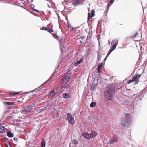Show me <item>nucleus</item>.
<instances>
[{
  "label": "nucleus",
  "mask_w": 147,
  "mask_h": 147,
  "mask_svg": "<svg viewBox=\"0 0 147 147\" xmlns=\"http://www.w3.org/2000/svg\"><path fill=\"white\" fill-rule=\"evenodd\" d=\"M115 88L111 85H109L105 89L104 95L108 99L114 98L115 95Z\"/></svg>",
  "instance_id": "obj_1"
},
{
  "label": "nucleus",
  "mask_w": 147,
  "mask_h": 147,
  "mask_svg": "<svg viewBox=\"0 0 147 147\" xmlns=\"http://www.w3.org/2000/svg\"><path fill=\"white\" fill-rule=\"evenodd\" d=\"M131 115L129 113L126 114L125 118L122 120L121 125L125 127H127L129 125V121L131 120Z\"/></svg>",
  "instance_id": "obj_2"
},
{
  "label": "nucleus",
  "mask_w": 147,
  "mask_h": 147,
  "mask_svg": "<svg viewBox=\"0 0 147 147\" xmlns=\"http://www.w3.org/2000/svg\"><path fill=\"white\" fill-rule=\"evenodd\" d=\"M71 74L70 71H67L63 76V78L62 84H66L68 80L69 79Z\"/></svg>",
  "instance_id": "obj_3"
},
{
  "label": "nucleus",
  "mask_w": 147,
  "mask_h": 147,
  "mask_svg": "<svg viewBox=\"0 0 147 147\" xmlns=\"http://www.w3.org/2000/svg\"><path fill=\"white\" fill-rule=\"evenodd\" d=\"M67 120L69 122V123L73 125L74 124V118L72 117L71 113H69L67 115Z\"/></svg>",
  "instance_id": "obj_4"
},
{
  "label": "nucleus",
  "mask_w": 147,
  "mask_h": 147,
  "mask_svg": "<svg viewBox=\"0 0 147 147\" xmlns=\"http://www.w3.org/2000/svg\"><path fill=\"white\" fill-rule=\"evenodd\" d=\"M141 75V74H136L135 75H134L133 77L132 78V79L131 80H129L128 81V83L129 84L133 82L134 81H138V79L140 77Z\"/></svg>",
  "instance_id": "obj_5"
},
{
  "label": "nucleus",
  "mask_w": 147,
  "mask_h": 147,
  "mask_svg": "<svg viewBox=\"0 0 147 147\" xmlns=\"http://www.w3.org/2000/svg\"><path fill=\"white\" fill-rule=\"evenodd\" d=\"M83 0H72L71 3L72 5L76 6L78 5H81L83 4Z\"/></svg>",
  "instance_id": "obj_6"
},
{
  "label": "nucleus",
  "mask_w": 147,
  "mask_h": 147,
  "mask_svg": "<svg viewBox=\"0 0 147 147\" xmlns=\"http://www.w3.org/2000/svg\"><path fill=\"white\" fill-rule=\"evenodd\" d=\"M118 44V41L116 39H115L113 40L112 41L111 45L110 46V48L113 49V50H115L116 47Z\"/></svg>",
  "instance_id": "obj_7"
},
{
  "label": "nucleus",
  "mask_w": 147,
  "mask_h": 147,
  "mask_svg": "<svg viewBox=\"0 0 147 147\" xmlns=\"http://www.w3.org/2000/svg\"><path fill=\"white\" fill-rule=\"evenodd\" d=\"M33 111V108L31 106H27L23 108V111L26 113L31 112Z\"/></svg>",
  "instance_id": "obj_8"
},
{
  "label": "nucleus",
  "mask_w": 147,
  "mask_h": 147,
  "mask_svg": "<svg viewBox=\"0 0 147 147\" xmlns=\"http://www.w3.org/2000/svg\"><path fill=\"white\" fill-rule=\"evenodd\" d=\"M118 137L116 135L114 136L112 139H110L109 141L107 142V144H108L110 143L113 144L114 142H116L118 141Z\"/></svg>",
  "instance_id": "obj_9"
},
{
  "label": "nucleus",
  "mask_w": 147,
  "mask_h": 147,
  "mask_svg": "<svg viewBox=\"0 0 147 147\" xmlns=\"http://www.w3.org/2000/svg\"><path fill=\"white\" fill-rule=\"evenodd\" d=\"M57 93L56 92H55V91L53 90L51 91L48 94V96L49 98H51L53 96L55 95Z\"/></svg>",
  "instance_id": "obj_10"
},
{
  "label": "nucleus",
  "mask_w": 147,
  "mask_h": 147,
  "mask_svg": "<svg viewBox=\"0 0 147 147\" xmlns=\"http://www.w3.org/2000/svg\"><path fill=\"white\" fill-rule=\"evenodd\" d=\"M71 97V95L70 93H64L63 94V97L65 99L70 98Z\"/></svg>",
  "instance_id": "obj_11"
},
{
  "label": "nucleus",
  "mask_w": 147,
  "mask_h": 147,
  "mask_svg": "<svg viewBox=\"0 0 147 147\" xmlns=\"http://www.w3.org/2000/svg\"><path fill=\"white\" fill-rule=\"evenodd\" d=\"M73 86L71 85H69L68 86H66L64 87L66 90L68 91H71L73 89Z\"/></svg>",
  "instance_id": "obj_12"
},
{
  "label": "nucleus",
  "mask_w": 147,
  "mask_h": 147,
  "mask_svg": "<svg viewBox=\"0 0 147 147\" xmlns=\"http://www.w3.org/2000/svg\"><path fill=\"white\" fill-rule=\"evenodd\" d=\"M83 136L87 139H89L91 138L89 134L86 132H84L83 134Z\"/></svg>",
  "instance_id": "obj_13"
},
{
  "label": "nucleus",
  "mask_w": 147,
  "mask_h": 147,
  "mask_svg": "<svg viewBox=\"0 0 147 147\" xmlns=\"http://www.w3.org/2000/svg\"><path fill=\"white\" fill-rule=\"evenodd\" d=\"M91 138H93L97 135V133L94 131H92L89 134Z\"/></svg>",
  "instance_id": "obj_14"
},
{
  "label": "nucleus",
  "mask_w": 147,
  "mask_h": 147,
  "mask_svg": "<svg viewBox=\"0 0 147 147\" xmlns=\"http://www.w3.org/2000/svg\"><path fill=\"white\" fill-rule=\"evenodd\" d=\"M134 97H135L137 99H138L139 100H141V96H142V94H137L134 95Z\"/></svg>",
  "instance_id": "obj_15"
},
{
  "label": "nucleus",
  "mask_w": 147,
  "mask_h": 147,
  "mask_svg": "<svg viewBox=\"0 0 147 147\" xmlns=\"http://www.w3.org/2000/svg\"><path fill=\"white\" fill-rule=\"evenodd\" d=\"M3 103L9 105H15V103L13 102L4 101Z\"/></svg>",
  "instance_id": "obj_16"
},
{
  "label": "nucleus",
  "mask_w": 147,
  "mask_h": 147,
  "mask_svg": "<svg viewBox=\"0 0 147 147\" xmlns=\"http://www.w3.org/2000/svg\"><path fill=\"white\" fill-rule=\"evenodd\" d=\"M53 79L52 77H51L47 81H45L42 85H43L46 84H49L51 82V81Z\"/></svg>",
  "instance_id": "obj_17"
},
{
  "label": "nucleus",
  "mask_w": 147,
  "mask_h": 147,
  "mask_svg": "<svg viewBox=\"0 0 147 147\" xmlns=\"http://www.w3.org/2000/svg\"><path fill=\"white\" fill-rule=\"evenodd\" d=\"M83 60L82 58H81L78 61H77L75 63H74V65L76 66H77L78 65L80 64L83 61Z\"/></svg>",
  "instance_id": "obj_18"
},
{
  "label": "nucleus",
  "mask_w": 147,
  "mask_h": 147,
  "mask_svg": "<svg viewBox=\"0 0 147 147\" xmlns=\"http://www.w3.org/2000/svg\"><path fill=\"white\" fill-rule=\"evenodd\" d=\"M43 86L42 85H41L40 86H39L37 88L35 89L34 90L32 91L31 92H38L40 90V88L41 87V86Z\"/></svg>",
  "instance_id": "obj_19"
},
{
  "label": "nucleus",
  "mask_w": 147,
  "mask_h": 147,
  "mask_svg": "<svg viewBox=\"0 0 147 147\" xmlns=\"http://www.w3.org/2000/svg\"><path fill=\"white\" fill-rule=\"evenodd\" d=\"M20 92H16L14 91L10 92H9V94L13 96L16 95L20 93Z\"/></svg>",
  "instance_id": "obj_20"
},
{
  "label": "nucleus",
  "mask_w": 147,
  "mask_h": 147,
  "mask_svg": "<svg viewBox=\"0 0 147 147\" xmlns=\"http://www.w3.org/2000/svg\"><path fill=\"white\" fill-rule=\"evenodd\" d=\"M7 134L8 136L9 137H12L14 136L13 134L10 131H7Z\"/></svg>",
  "instance_id": "obj_21"
},
{
  "label": "nucleus",
  "mask_w": 147,
  "mask_h": 147,
  "mask_svg": "<svg viewBox=\"0 0 147 147\" xmlns=\"http://www.w3.org/2000/svg\"><path fill=\"white\" fill-rule=\"evenodd\" d=\"M45 146H46V142L44 141V139H43L41 141V147H45Z\"/></svg>",
  "instance_id": "obj_22"
},
{
  "label": "nucleus",
  "mask_w": 147,
  "mask_h": 147,
  "mask_svg": "<svg viewBox=\"0 0 147 147\" xmlns=\"http://www.w3.org/2000/svg\"><path fill=\"white\" fill-rule=\"evenodd\" d=\"M96 103L95 102H92L90 104V106L91 107H94L96 105Z\"/></svg>",
  "instance_id": "obj_23"
},
{
  "label": "nucleus",
  "mask_w": 147,
  "mask_h": 147,
  "mask_svg": "<svg viewBox=\"0 0 147 147\" xmlns=\"http://www.w3.org/2000/svg\"><path fill=\"white\" fill-rule=\"evenodd\" d=\"M138 35V33L137 32H136L134 33V34L131 36L130 38L131 39L133 38H134L137 35Z\"/></svg>",
  "instance_id": "obj_24"
},
{
  "label": "nucleus",
  "mask_w": 147,
  "mask_h": 147,
  "mask_svg": "<svg viewBox=\"0 0 147 147\" xmlns=\"http://www.w3.org/2000/svg\"><path fill=\"white\" fill-rule=\"evenodd\" d=\"M15 123L17 124H20V121L18 119H13V121Z\"/></svg>",
  "instance_id": "obj_25"
},
{
  "label": "nucleus",
  "mask_w": 147,
  "mask_h": 147,
  "mask_svg": "<svg viewBox=\"0 0 147 147\" xmlns=\"http://www.w3.org/2000/svg\"><path fill=\"white\" fill-rule=\"evenodd\" d=\"M53 36L54 38L56 39H57L59 38V36L58 35H57L55 34H51Z\"/></svg>",
  "instance_id": "obj_26"
},
{
  "label": "nucleus",
  "mask_w": 147,
  "mask_h": 147,
  "mask_svg": "<svg viewBox=\"0 0 147 147\" xmlns=\"http://www.w3.org/2000/svg\"><path fill=\"white\" fill-rule=\"evenodd\" d=\"M95 11L93 10H92L91 13V16L90 17H93L94 16Z\"/></svg>",
  "instance_id": "obj_27"
},
{
  "label": "nucleus",
  "mask_w": 147,
  "mask_h": 147,
  "mask_svg": "<svg viewBox=\"0 0 147 147\" xmlns=\"http://www.w3.org/2000/svg\"><path fill=\"white\" fill-rule=\"evenodd\" d=\"M72 142L73 144L75 145H77L78 144L77 141L76 139H73L72 141Z\"/></svg>",
  "instance_id": "obj_28"
},
{
  "label": "nucleus",
  "mask_w": 147,
  "mask_h": 147,
  "mask_svg": "<svg viewBox=\"0 0 147 147\" xmlns=\"http://www.w3.org/2000/svg\"><path fill=\"white\" fill-rule=\"evenodd\" d=\"M49 29L48 28L46 27L43 26L42 28H40L41 30L47 31Z\"/></svg>",
  "instance_id": "obj_29"
},
{
  "label": "nucleus",
  "mask_w": 147,
  "mask_h": 147,
  "mask_svg": "<svg viewBox=\"0 0 147 147\" xmlns=\"http://www.w3.org/2000/svg\"><path fill=\"white\" fill-rule=\"evenodd\" d=\"M114 50H113V49L112 48H110V49H109V51H108L107 55H109L110 54V53L112 52Z\"/></svg>",
  "instance_id": "obj_30"
},
{
  "label": "nucleus",
  "mask_w": 147,
  "mask_h": 147,
  "mask_svg": "<svg viewBox=\"0 0 147 147\" xmlns=\"http://www.w3.org/2000/svg\"><path fill=\"white\" fill-rule=\"evenodd\" d=\"M102 65L103 63H99L97 68L101 69L102 68Z\"/></svg>",
  "instance_id": "obj_31"
},
{
  "label": "nucleus",
  "mask_w": 147,
  "mask_h": 147,
  "mask_svg": "<svg viewBox=\"0 0 147 147\" xmlns=\"http://www.w3.org/2000/svg\"><path fill=\"white\" fill-rule=\"evenodd\" d=\"M91 13H88V20H89L90 18L91 17H90V16H91Z\"/></svg>",
  "instance_id": "obj_32"
},
{
  "label": "nucleus",
  "mask_w": 147,
  "mask_h": 147,
  "mask_svg": "<svg viewBox=\"0 0 147 147\" xmlns=\"http://www.w3.org/2000/svg\"><path fill=\"white\" fill-rule=\"evenodd\" d=\"M112 5V4L109 3L107 5V9H109V7L110 6Z\"/></svg>",
  "instance_id": "obj_33"
},
{
  "label": "nucleus",
  "mask_w": 147,
  "mask_h": 147,
  "mask_svg": "<svg viewBox=\"0 0 147 147\" xmlns=\"http://www.w3.org/2000/svg\"><path fill=\"white\" fill-rule=\"evenodd\" d=\"M18 138H14L13 140L15 141V143H17V142L18 141Z\"/></svg>",
  "instance_id": "obj_34"
},
{
  "label": "nucleus",
  "mask_w": 147,
  "mask_h": 147,
  "mask_svg": "<svg viewBox=\"0 0 147 147\" xmlns=\"http://www.w3.org/2000/svg\"><path fill=\"white\" fill-rule=\"evenodd\" d=\"M9 144L10 145V147H11V146L10 145V143L9 142V141H7V143L6 144V145L7 146V147H9L8 146V144Z\"/></svg>",
  "instance_id": "obj_35"
},
{
  "label": "nucleus",
  "mask_w": 147,
  "mask_h": 147,
  "mask_svg": "<svg viewBox=\"0 0 147 147\" xmlns=\"http://www.w3.org/2000/svg\"><path fill=\"white\" fill-rule=\"evenodd\" d=\"M4 131V130L2 128L0 127V133H3Z\"/></svg>",
  "instance_id": "obj_36"
},
{
  "label": "nucleus",
  "mask_w": 147,
  "mask_h": 147,
  "mask_svg": "<svg viewBox=\"0 0 147 147\" xmlns=\"http://www.w3.org/2000/svg\"><path fill=\"white\" fill-rule=\"evenodd\" d=\"M97 72L99 74H100L101 72V69L97 68Z\"/></svg>",
  "instance_id": "obj_37"
},
{
  "label": "nucleus",
  "mask_w": 147,
  "mask_h": 147,
  "mask_svg": "<svg viewBox=\"0 0 147 147\" xmlns=\"http://www.w3.org/2000/svg\"><path fill=\"white\" fill-rule=\"evenodd\" d=\"M85 37L84 36H80V38H79V39H80V38L81 40H83V39L85 38Z\"/></svg>",
  "instance_id": "obj_38"
},
{
  "label": "nucleus",
  "mask_w": 147,
  "mask_h": 147,
  "mask_svg": "<svg viewBox=\"0 0 147 147\" xmlns=\"http://www.w3.org/2000/svg\"><path fill=\"white\" fill-rule=\"evenodd\" d=\"M33 10H34V11H35L36 12H39V11H38V10L36 9H35L34 8L33 9Z\"/></svg>",
  "instance_id": "obj_39"
},
{
  "label": "nucleus",
  "mask_w": 147,
  "mask_h": 147,
  "mask_svg": "<svg viewBox=\"0 0 147 147\" xmlns=\"http://www.w3.org/2000/svg\"><path fill=\"white\" fill-rule=\"evenodd\" d=\"M109 56V55H107L106 56V57H105V58L104 59V60L105 61L106 60V59H107V57H108Z\"/></svg>",
  "instance_id": "obj_40"
},
{
  "label": "nucleus",
  "mask_w": 147,
  "mask_h": 147,
  "mask_svg": "<svg viewBox=\"0 0 147 147\" xmlns=\"http://www.w3.org/2000/svg\"><path fill=\"white\" fill-rule=\"evenodd\" d=\"M114 1V0H110L109 3L112 4V3Z\"/></svg>",
  "instance_id": "obj_41"
},
{
  "label": "nucleus",
  "mask_w": 147,
  "mask_h": 147,
  "mask_svg": "<svg viewBox=\"0 0 147 147\" xmlns=\"http://www.w3.org/2000/svg\"><path fill=\"white\" fill-rule=\"evenodd\" d=\"M50 105H51L50 103H48L46 105L47 106H46V107L47 108V107L49 106Z\"/></svg>",
  "instance_id": "obj_42"
},
{
  "label": "nucleus",
  "mask_w": 147,
  "mask_h": 147,
  "mask_svg": "<svg viewBox=\"0 0 147 147\" xmlns=\"http://www.w3.org/2000/svg\"><path fill=\"white\" fill-rule=\"evenodd\" d=\"M100 55L99 54V53H98V56H97V59H100Z\"/></svg>",
  "instance_id": "obj_43"
},
{
  "label": "nucleus",
  "mask_w": 147,
  "mask_h": 147,
  "mask_svg": "<svg viewBox=\"0 0 147 147\" xmlns=\"http://www.w3.org/2000/svg\"><path fill=\"white\" fill-rule=\"evenodd\" d=\"M51 28H49V29H48V30L47 31L49 32H50L51 31Z\"/></svg>",
  "instance_id": "obj_44"
},
{
  "label": "nucleus",
  "mask_w": 147,
  "mask_h": 147,
  "mask_svg": "<svg viewBox=\"0 0 147 147\" xmlns=\"http://www.w3.org/2000/svg\"><path fill=\"white\" fill-rule=\"evenodd\" d=\"M108 10L109 9H107H107H106V11H105V13H107L108 11Z\"/></svg>",
  "instance_id": "obj_45"
},
{
  "label": "nucleus",
  "mask_w": 147,
  "mask_h": 147,
  "mask_svg": "<svg viewBox=\"0 0 147 147\" xmlns=\"http://www.w3.org/2000/svg\"><path fill=\"white\" fill-rule=\"evenodd\" d=\"M54 30L52 29V28H51V31L50 32H54Z\"/></svg>",
  "instance_id": "obj_46"
},
{
  "label": "nucleus",
  "mask_w": 147,
  "mask_h": 147,
  "mask_svg": "<svg viewBox=\"0 0 147 147\" xmlns=\"http://www.w3.org/2000/svg\"><path fill=\"white\" fill-rule=\"evenodd\" d=\"M58 19L59 20L60 18V16H59L58 15Z\"/></svg>",
  "instance_id": "obj_47"
},
{
  "label": "nucleus",
  "mask_w": 147,
  "mask_h": 147,
  "mask_svg": "<svg viewBox=\"0 0 147 147\" xmlns=\"http://www.w3.org/2000/svg\"><path fill=\"white\" fill-rule=\"evenodd\" d=\"M48 1H49V2H52V0H47Z\"/></svg>",
  "instance_id": "obj_48"
},
{
  "label": "nucleus",
  "mask_w": 147,
  "mask_h": 147,
  "mask_svg": "<svg viewBox=\"0 0 147 147\" xmlns=\"http://www.w3.org/2000/svg\"><path fill=\"white\" fill-rule=\"evenodd\" d=\"M72 28V29H73V30H74V29H76V28Z\"/></svg>",
  "instance_id": "obj_49"
},
{
  "label": "nucleus",
  "mask_w": 147,
  "mask_h": 147,
  "mask_svg": "<svg viewBox=\"0 0 147 147\" xmlns=\"http://www.w3.org/2000/svg\"><path fill=\"white\" fill-rule=\"evenodd\" d=\"M29 92H24V94H28Z\"/></svg>",
  "instance_id": "obj_50"
},
{
  "label": "nucleus",
  "mask_w": 147,
  "mask_h": 147,
  "mask_svg": "<svg viewBox=\"0 0 147 147\" xmlns=\"http://www.w3.org/2000/svg\"><path fill=\"white\" fill-rule=\"evenodd\" d=\"M33 10V9H34L33 7H32V6H31L30 7Z\"/></svg>",
  "instance_id": "obj_51"
},
{
  "label": "nucleus",
  "mask_w": 147,
  "mask_h": 147,
  "mask_svg": "<svg viewBox=\"0 0 147 147\" xmlns=\"http://www.w3.org/2000/svg\"><path fill=\"white\" fill-rule=\"evenodd\" d=\"M30 3L31 4V5H32V6H34V5L32 4H31V3Z\"/></svg>",
  "instance_id": "obj_52"
},
{
  "label": "nucleus",
  "mask_w": 147,
  "mask_h": 147,
  "mask_svg": "<svg viewBox=\"0 0 147 147\" xmlns=\"http://www.w3.org/2000/svg\"><path fill=\"white\" fill-rule=\"evenodd\" d=\"M80 43H81V44H82V42L81 40L80 41Z\"/></svg>",
  "instance_id": "obj_53"
},
{
  "label": "nucleus",
  "mask_w": 147,
  "mask_h": 147,
  "mask_svg": "<svg viewBox=\"0 0 147 147\" xmlns=\"http://www.w3.org/2000/svg\"><path fill=\"white\" fill-rule=\"evenodd\" d=\"M58 71V69H57V70H55V71H56V72H57Z\"/></svg>",
  "instance_id": "obj_54"
},
{
  "label": "nucleus",
  "mask_w": 147,
  "mask_h": 147,
  "mask_svg": "<svg viewBox=\"0 0 147 147\" xmlns=\"http://www.w3.org/2000/svg\"><path fill=\"white\" fill-rule=\"evenodd\" d=\"M33 0H31V1H30V2L32 3L33 2Z\"/></svg>",
  "instance_id": "obj_55"
},
{
  "label": "nucleus",
  "mask_w": 147,
  "mask_h": 147,
  "mask_svg": "<svg viewBox=\"0 0 147 147\" xmlns=\"http://www.w3.org/2000/svg\"><path fill=\"white\" fill-rule=\"evenodd\" d=\"M65 3V1H64L63 3H62V4L63 5H64L63 4V3Z\"/></svg>",
  "instance_id": "obj_56"
},
{
  "label": "nucleus",
  "mask_w": 147,
  "mask_h": 147,
  "mask_svg": "<svg viewBox=\"0 0 147 147\" xmlns=\"http://www.w3.org/2000/svg\"><path fill=\"white\" fill-rule=\"evenodd\" d=\"M48 7H50V6L49 5H48Z\"/></svg>",
  "instance_id": "obj_57"
},
{
  "label": "nucleus",
  "mask_w": 147,
  "mask_h": 147,
  "mask_svg": "<svg viewBox=\"0 0 147 147\" xmlns=\"http://www.w3.org/2000/svg\"><path fill=\"white\" fill-rule=\"evenodd\" d=\"M18 118H19V119H20V118H21V117H19Z\"/></svg>",
  "instance_id": "obj_58"
},
{
  "label": "nucleus",
  "mask_w": 147,
  "mask_h": 147,
  "mask_svg": "<svg viewBox=\"0 0 147 147\" xmlns=\"http://www.w3.org/2000/svg\"><path fill=\"white\" fill-rule=\"evenodd\" d=\"M0 125H1V126L2 125L0 123Z\"/></svg>",
  "instance_id": "obj_59"
},
{
  "label": "nucleus",
  "mask_w": 147,
  "mask_h": 147,
  "mask_svg": "<svg viewBox=\"0 0 147 147\" xmlns=\"http://www.w3.org/2000/svg\"><path fill=\"white\" fill-rule=\"evenodd\" d=\"M136 83H137H137H138L137 82L136 83Z\"/></svg>",
  "instance_id": "obj_60"
},
{
  "label": "nucleus",
  "mask_w": 147,
  "mask_h": 147,
  "mask_svg": "<svg viewBox=\"0 0 147 147\" xmlns=\"http://www.w3.org/2000/svg\"><path fill=\"white\" fill-rule=\"evenodd\" d=\"M67 24L69 25L68 23L67 22ZM69 26V25H68Z\"/></svg>",
  "instance_id": "obj_61"
}]
</instances>
